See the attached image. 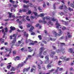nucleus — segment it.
I'll return each mask as SVG.
<instances>
[{"mask_svg":"<svg viewBox=\"0 0 74 74\" xmlns=\"http://www.w3.org/2000/svg\"><path fill=\"white\" fill-rule=\"evenodd\" d=\"M32 26L31 25V24H27V27L28 28H29V27H30V26Z\"/></svg>","mask_w":74,"mask_h":74,"instance_id":"26","label":"nucleus"},{"mask_svg":"<svg viewBox=\"0 0 74 74\" xmlns=\"http://www.w3.org/2000/svg\"><path fill=\"white\" fill-rule=\"evenodd\" d=\"M31 41H32V40L30 39H29L28 40H26L25 41V42L26 44H27L28 42H31Z\"/></svg>","mask_w":74,"mask_h":74,"instance_id":"21","label":"nucleus"},{"mask_svg":"<svg viewBox=\"0 0 74 74\" xmlns=\"http://www.w3.org/2000/svg\"><path fill=\"white\" fill-rule=\"evenodd\" d=\"M26 7H27V9H23V12H26L27 10H28V9H27V7H29V5H27L26 6Z\"/></svg>","mask_w":74,"mask_h":74,"instance_id":"16","label":"nucleus"},{"mask_svg":"<svg viewBox=\"0 0 74 74\" xmlns=\"http://www.w3.org/2000/svg\"><path fill=\"white\" fill-rule=\"evenodd\" d=\"M45 49L43 47H42L40 49V51L39 53L40 56H41V54H42V51H44Z\"/></svg>","mask_w":74,"mask_h":74,"instance_id":"6","label":"nucleus"},{"mask_svg":"<svg viewBox=\"0 0 74 74\" xmlns=\"http://www.w3.org/2000/svg\"><path fill=\"white\" fill-rule=\"evenodd\" d=\"M16 59L17 60H20V58L19 56H17L16 57Z\"/></svg>","mask_w":74,"mask_h":74,"instance_id":"49","label":"nucleus"},{"mask_svg":"<svg viewBox=\"0 0 74 74\" xmlns=\"http://www.w3.org/2000/svg\"><path fill=\"white\" fill-rule=\"evenodd\" d=\"M52 66H53V65H49V64H48L47 66V68H49V67H51Z\"/></svg>","mask_w":74,"mask_h":74,"instance_id":"30","label":"nucleus"},{"mask_svg":"<svg viewBox=\"0 0 74 74\" xmlns=\"http://www.w3.org/2000/svg\"><path fill=\"white\" fill-rule=\"evenodd\" d=\"M57 44H61L62 45H65V43H61L60 42H59L57 41L56 42Z\"/></svg>","mask_w":74,"mask_h":74,"instance_id":"23","label":"nucleus"},{"mask_svg":"<svg viewBox=\"0 0 74 74\" xmlns=\"http://www.w3.org/2000/svg\"><path fill=\"white\" fill-rule=\"evenodd\" d=\"M23 63H22V64H19L17 68V70H18V69L19 68H21V67H22L23 66Z\"/></svg>","mask_w":74,"mask_h":74,"instance_id":"9","label":"nucleus"},{"mask_svg":"<svg viewBox=\"0 0 74 74\" xmlns=\"http://www.w3.org/2000/svg\"><path fill=\"white\" fill-rule=\"evenodd\" d=\"M70 6L71 7H72V8H74V4H73V3H71V4H70Z\"/></svg>","mask_w":74,"mask_h":74,"instance_id":"33","label":"nucleus"},{"mask_svg":"<svg viewBox=\"0 0 74 74\" xmlns=\"http://www.w3.org/2000/svg\"><path fill=\"white\" fill-rule=\"evenodd\" d=\"M45 15V14L44 13H42V14H40V17H41L42 18V17H44V16Z\"/></svg>","mask_w":74,"mask_h":74,"instance_id":"22","label":"nucleus"},{"mask_svg":"<svg viewBox=\"0 0 74 74\" xmlns=\"http://www.w3.org/2000/svg\"><path fill=\"white\" fill-rule=\"evenodd\" d=\"M38 68L39 70H40V69H41V66H40V64H38Z\"/></svg>","mask_w":74,"mask_h":74,"instance_id":"35","label":"nucleus"},{"mask_svg":"<svg viewBox=\"0 0 74 74\" xmlns=\"http://www.w3.org/2000/svg\"><path fill=\"white\" fill-rule=\"evenodd\" d=\"M11 67V65H8L7 66V67L8 69H10V67Z\"/></svg>","mask_w":74,"mask_h":74,"instance_id":"45","label":"nucleus"},{"mask_svg":"<svg viewBox=\"0 0 74 74\" xmlns=\"http://www.w3.org/2000/svg\"><path fill=\"white\" fill-rule=\"evenodd\" d=\"M56 52L54 51H52L51 52V53L53 55H55V54Z\"/></svg>","mask_w":74,"mask_h":74,"instance_id":"39","label":"nucleus"},{"mask_svg":"<svg viewBox=\"0 0 74 74\" xmlns=\"http://www.w3.org/2000/svg\"><path fill=\"white\" fill-rule=\"evenodd\" d=\"M56 28L58 30V33L59 34H57L55 31H53L52 33H53L54 35H55V36H61L62 34V31L60 29V28H61V27H60V25L59 24H58V21L56 22Z\"/></svg>","mask_w":74,"mask_h":74,"instance_id":"2","label":"nucleus"},{"mask_svg":"<svg viewBox=\"0 0 74 74\" xmlns=\"http://www.w3.org/2000/svg\"><path fill=\"white\" fill-rule=\"evenodd\" d=\"M26 19V20L28 21H30V19L29 18V16H26V15L23 16V18L22 19V21H23V22H26V20L25 19V18Z\"/></svg>","mask_w":74,"mask_h":74,"instance_id":"4","label":"nucleus"},{"mask_svg":"<svg viewBox=\"0 0 74 74\" xmlns=\"http://www.w3.org/2000/svg\"><path fill=\"white\" fill-rule=\"evenodd\" d=\"M17 32H23V30L21 31V30H19V29H18L17 30Z\"/></svg>","mask_w":74,"mask_h":74,"instance_id":"52","label":"nucleus"},{"mask_svg":"<svg viewBox=\"0 0 74 74\" xmlns=\"http://www.w3.org/2000/svg\"><path fill=\"white\" fill-rule=\"evenodd\" d=\"M23 6L24 8H27L26 5L24 4L23 5Z\"/></svg>","mask_w":74,"mask_h":74,"instance_id":"54","label":"nucleus"},{"mask_svg":"<svg viewBox=\"0 0 74 74\" xmlns=\"http://www.w3.org/2000/svg\"><path fill=\"white\" fill-rule=\"evenodd\" d=\"M34 29V27H32L30 29V30H29V32L32 33L33 32L32 30H33Z\"/></svg>","mask_w":74,"mask_h":74,"instance_id":"17","label":"nucleus"},{"mask_svg":"<svg viewBox=\"0 0 74 74\" xmlns=\"http://www.w3.org/2000/svg\"><path fill=\"white\" fill-rule=\"evenodd\" d=\"M30 18L31 19H33L35 18V16H32L30 17Z\"/></svg>","mask_w":74,"mask_h":74,"instance_id":"41","label":"nucleus"},{"mask_svg":"<svg viewBox=\"0 0 74 74\" xmlns=\"http://www.w3.org/2000/svg\"><path fill=\"white\" fill-rule=\"evenodd\" d=\"M62 22H63V23H65V25H66V26H67V25H68V23H67L66 22H65L63 20H62Z\"/></svg>","mask_w":74,"mask_h":74,"instance_id":"27","label":"nucleus"},{"mask_svg":"<svg viewBox=\"0 0 74 74\" xmlns=\"http://www.w3.org/2000/svg\"><path fill=\"white\" fill-rule=\"evenodd\" d=\"M5 50L6 51V52L10 51L9 53V54H10L11 52V51H12V49L10 48V49L8 48L5 49Z\"/></svg>","mask_w":74,"mask_h":74,"instance_id":"11","label":"nucleus"},{"mask_svg":"<svg viewBox=\"0 0 74 74\" xmlns=\"http://www.w3.org/2000/svg\"><path fill=\"white\" fill-rule=\"evenodd\" d=\"M21 51H23V52H24V48H22L21 49Z\"/></svg>","mask_w":74,"mask_h":74,"instance_id":"59","label":"nucleus"},{"mask_svg":"<svg viewBox=\"0 0 74 74\" xmlns=\"http://www.w3.org/2000/svg\"><path fill=\"white\" fill-rule=\"evenodd\" d=\"M53 55H54L52 54H51V53L50 54V56L51 57V58H53Z\"/></svg>","mask_w":74,"mask_h":74,"instance_id":"46","label":"nucleus"},{"mask_svg":"<svg viewBox=\"0 0 74 74\" xmlns=\"http://www.w3.org/2000/svg\"><path fill=\"white\" fill-rule=\"evenodd\" d=\"M31 12H31V10H29L28 12L26 13V14H30Z\"/></svg>","mask_w":74,"mask_h":74,"instance_id":"36","label":"nucleus"},{"mask_svg":"<svg viewBox=\"0 0 74 74\" xmlns=\"http://www.w3.org/2000/svg\"><path fill=\"white\" fill-rule=\"evenodd\" d=\"M45 33L46 35H48V33L47 32V30H45Z\"/></svg>","mask_w":74,"mask_h":74,"instance_id":"47","label":"nucleus"},{"mask_svg":"<svg viewBox=\"0 0 74 74\" xmlns=\"http://www.w3.org/2000/svg\"><path fill=\"white\" fill-rule=\"evenodd\" d=\"M10 28L11 29V30L12 31H13L15 29V28L14 27H12L11 26L10 27Z\"/></svg>","mask_w":74,"mask_h":74,"instance_id":"20","label":"nucleus"},{"mask_svg":"<svg viewBox=\"0 0 74 74\" xmlns=\"http://www.w3.org/2000/svg\"><path fill=\"white\" fill-rule=\"evenodd\" d=\"M8 14H9V16L8 18H11V15H12V13L10 12H8Z\"/></svg>","mask_w":74,"mask_h":74,"instance_id":"28","label":"nucleus"},{"mask_svg":"<svg viewBox=\"0 0 74 74\" xmlns=\"http://www.w3.org/2000/svg\"><path fill=\"white\" fill-rule=\"evenodd\" d=\"M38 37L39 38L40 40H41V35H38Z\"/></svg>","mask_w":74,"mask_h":74,"instance_id":"51","label":"nucleus"},{"mask_svg":"<svg viewBox=\"0 0 74 74\" xmlns=\"http://www.w3.org/2000/svg\"><path fill=\"white\" fill-rule=\"evenodd\" d=\"M5 32H4V30L3 29H2V32L3 33V38H4V37H5V35L6 34V33H7L8 32V29H7V28L5 27L4 28Z\"/></svg>","mask_w":74,"mask_h":74,"instance_id":"5","label":"nucleus"},{"mask_svg":"<svg viewBox=\"0 0 74 74\" xmlns=\"http://www.w3.org/2000/svg\"><path fill=\"white\" fill-rule=\"evenodd\" d=\"M28 48L29 49V52H32V51H33V50L30 49H31V47H28Z\"/></svg>","mask_w":74,"mask_h":74,"instance_id":"25","label":"nucleus"},{"mask_svg":"<svg viewBox=\"0 0 74 74\" xmlns=\"http://www.w3.org/2000/svg\"><path fill=\"white\" fill-rule=\"evenodd\" d=\"M29 45H34V43H32V42H31L29 44Z\"/></svg>","mask_w":74,"mask_h":74,"instance_id":"64","label":"nucleus"},{"mask_svg":"<svg viewBox=\"0 0 74 74\" xmlns=\"http://www.w3.org/2000/svg\"><path fill=\"white\" fill-rule=\"evenodd\" d=\"M17 36V35H16V34H14L12 36V35H11L10 36V38L11 40L12 39V37H14V40L12 41V42L13 43V44H15V43L16 42V38Z\"/></svg>","mask_w":74,"mask_h":74,"instance_id":"3","label":"nucleus"},{"mask_svg":"<svg viewBox=\"0 0 74 74\" xmlns=\"http://www.w3.org/2000/svg\"><path fill=\"white\" fill-rule=\"evenodd\" d=\"M55 71V69H52L51 70L49 71H50V72H53Z\"/></svg>","mask_w":74,"mask_h":74,"instance_id":"40","label":"nucleus"},{"mask_svg":"<svg viewBox=\"0 0 74 74\" xmlns=\"http://www.w3.org/2000/svg\"><path fill=\"white\" fill-rule=\"evenodd\" d=\"M23 2L24 3H25L26 4H27V3H28L29 2V1H26L25 0H24L23 1Z\"/></svg>","mask_w":74,"mask_h":74,"instance_id":"34","label":"nucleus"},{"mask_svg":"<svg viewBox=\"0 0 74 74\" xmlns=\"http://www.w3.org/2000/svg\"><path fill=\"white\" fill-rule=\"evenodd\" d=\"M21 41H18V43H16V44H15V46L18 47V46H19V45H20V44H21Z\"/></svg>","mask_w":74,"mask_h":74,"instance_id":"13","label":"nucleus"},{"mask_svg":"<svg viewBox=\"0 0 74 74\" xmlns=\"http://www.w3.org/2000/svg\"><path fill=\"white\" fill-rule=\"evenodd\" d=\"M63 70V68H61L59 69L60 71H62V70Z\"/></svg>","mask_w":74,"mask_h":74,"instance_id":"56","label":"nucleus"},{"mask_svg":"<svg viewBox=\"0 0 74 74\" xmlns=\"http://www.w3.org/2000/svg\"><path fill=\"white\" fill-rule=\"evenodd\" d=\"M0 42H1V44H3L4 42V40L2 38H0Z\"/></svg>","mask_w":74,"mask_h":74,"instance_id":"18","label":"nucleus"},{"mask_svg":"<svg viewBox=\"0 0 74 74\" xmlns=\"http://www.w3.org/2000/svg\"><path fill=\"white\" fill-rule=\"evenodd\" d=\"M45 59L47 60V61H46V62H45V63H46V62H47L48 61H49V56H46L45 57Z\"/></svg>","mask_w":74,"mask_h":74,"instance_id":"15","label":"nucleus"},{"mask_svg":"<svg viewBox=\"0 0 74 74\" xmlns=\"http://www.w3.org/2000/svg\"><path fill=\"white\" fill-rule=\"evenodd\" d=\"M24 52L25 51H27V49L26 48H24Z\"/></svg>","mask_w":74,"mask_h":74,"instance_id":"63","label":"nucleus"},{"mask_svg":"<svg viewBox=\"0 0 74 74\" xmlns=\"http://www.w3.org/2000/svg\"><path fill=\"white\" fill-rule=\"evenodd\" d=\"M74 48H71L69 50V51L72 53H74Z\"/></svg>","mask_w":74,"mask_h":74,"instance_id":"10","label":"nucleus"},{"mask_svg":"<svg viewBox=\"0 0 74 74\" xmlns=\"http://www.w3.org/2000/svg\"><path fill=\"white\" fill-rule=\"evenodd\" d=\"M27 60H28V58H27L24 61V63H26Z\"/></svg>","mask_w":74,"mask_h":74,"instance_id":"55","label":"nucleus"},{"mask_svg":"<svg viewBox=\"0 0 74 74\" xmlns=\"http://www.w3.org/2000/svg\"><path fill=\"white\" fill-rule=\"evenodd\" d=\"M29 6H30V7H33V4H32L31 3H29Z\"/></svg>","mask_w":74,"mask_h":74,"instance_id":"44","label":"nucleus"},{"mask_svg":"<svg viewBox=\"0 0 74 74\" xmlns=\"http://www.w3.org/2000/svg\"><path fill=\"white\" fill-rule=\"evenodd\" d=\"M68 9L70 11H74V10L73 9H71L70 8H68Z\"/></svg>","mask_w":74,"mask_h":74,"instance_id":"29","label":"nucleus"},{"mask_svg":"<svg viewBox=\"0 0 74 74\" xmlns=\"http://www.w3.org/2000/svg\"><path fill=\"white\" fill-rule=\"evenodd\" d=\"M43 7H46V5H45V3H44V4H43Z\"/></svg>","mask_w":74,"mask_h":74,"instance_id":"60","label":"nucleus"},{"mask_svg":"<svg viewBox=\"0 0 74 74\" xmlns=\"http://www.w3.org/2000/svg\"><path fill=\"white\" fill-rule=\"evenodd\" d=\"M34 14L35 15V16H36L37 17V18L40 17V14L38 15V14L37 12H34Z\"/></svg>","mask_w":74,"mask_h":74,"instance_id":"19","label":"nucleus"},{"mask_svg":"<svg viewBox=\"0 0 74 74\" xmlns=\"http://www.w3.org/2000/svg\"><path fill=\"white\" fill-rule=\"evenodd\" d=\"M62 52L63 53H64V52H65V50H64V49H62L60 50H59L58 49V50L56 51V52L57 53H59V52Z\"/></svg>","mask_w":74,"mask_h":74,"instance_id":"12","label":"nucleus"},{"mask_svg":"<svg viewBox=\"0 0 74 74\" xmlns=\"http://www.w3.org/2000/svg\"><path fill=\"white\" fill-rule=\"evenodd\" d=\"M4 21H6V22H7V21H10V19L8 18L6 19H5L4 20Z\"/></svg>","mask_w":74,"mask_h":74,"instance_id":"58","label":"nucleus"},{"mask_svg":"<svg viewBox=\"0 0 74 74\" xmlns=\"http://www.w3.org/2000/svg\"><path fill=\"white\" fill-rule=\"evenodd\" d=\"M62 29L63 30H66V28L64 26H62Z\"/></svg>","mask_w":74,"mask_h":74,"instance_id":"37","label":"nucleus"},{"mask_svg":"<svg viewBox=\"0 0 74 74\" xmlns=\"http://www.w3.org/2000/svg\"><path fill=\"white\" fill-rule=\"evenodd\" d=\"M15 68L14 67H12L10 71H15Z\"/></svg>","mask_w":74,"mask_h":74,"instance_id":"32","label":"nucleus"},{"mask_svg":"<svg viewBox=\"0 0 74 74\" xmlns=\"http://www.w3.org/2000/svg\"><path fill=\"white\" fill-rule=\"evenodd\" d=\"M63 6H61L59 7V9H60V10H62V8H63Z\"/></svg>","mask_w":74,"mask_h":74,"instance_id":"53","label":"nucleus"},{"mask_svg":"<svg viewBox=\"0 0 74 74\" xmlns=\"http://www.w3.org/2000/svg\"><path fill=\"white\" fill-rule=\"evenodd\" d=\"M60 59H62V60H63L64 62H65L66 61V57H64L63 56H62L60 58Z\"/></svg>","mask_w":74,"mask_h":74,"instance_id":"7","label":"nucleus"},{"mask_svg":"<svg viewBox=\"0 0 74 74\" xmlns=\"http://www.w3.org/2000/svg\"><path fill=\"white\" fill-rule=\"evenodd\" d=\"M52 61H51L50 62H49V60L47 62H46V63H49V64H51L52 63Z\"/></svg>","mask_w":74,"mask_h":74,"instance_id":"38","label":"nucleus"},{"mask_svg":"<svg viewBox=\"0 0 74 74\" xmlns=\"http://www.w3.org/2000/svg\"><path fill=\"white\" fill-rule=\"evenodd\" d=\"M67 36L68 38H71V37H72L71 35H70V33H69V32H68L67 33Z\"/></svg>","mask_w":74,"mask_h":74,"instance_id":"24","label":"nucleus"},{"mask_svg":"<svg viewBox=\"0 0 74 74\" xmlns=\"http://www.w3.org/2000/svg\"><path fill=\"white\" fill-rule=\"evenodd\" d=\"M38 9L39 10L40 12H42V9H41V8H40V7H39L38 8Z\"/></svg>","mask_w":74,"mask_h":74,"instance_id":"43","label":"nucleus"},{"mask_svg":"<svg viewBox=\"0 0 74 74\" xmlns=\"http://www.w3.org/2000/svg\"><path fill=\"white\" fill-rule=\"evenodd\" d=\"M57 70L55 72H57L58 71V69L59 68V67H57Z\"/></svg>","mask_w":74,"mask_h":74,"instance_id":"62","label":"nucleus"},{"mask_svg":"<svg viewBox=\"0 0 74 74\" xmlns=\"http://www.w3.org/2000/svg\"><path fill=\"white\" fill-rule=\"evenodd\" d=\"M62 61H59L58 62V64H59V65H60L62 64Z\"/></svg>","mask_w":74,"mask_h":74,"instance_id":"42","label":"nucleus"},{"mask_svg":"<svg viewBox=\"0 0 74 74\" xmlns=\"http://www.w3.org/2000/svg\"><path fill=\"white\" fill-rule=\"evenodd\" d=\"M47 54V52L46 51H44L43 52V55H46V54Z\"/></svg>","mask_w":74,"mask_h":74,"instance_id":"61","label":"nucleus"},{"mask_svg":"<svg viewBox=\"0 0 74 74\" xmlns=\"http://www.w3.org/2000/svg\"><path fill=\"white\" fill-rule=\"evenodd\" d=\"M50 40H51V41H55V40H56V39H52V38H51V37H49L47 38V41H49Z\"/></svg>","mask_w":74,"mask_h":74,"instance_id":"8","label":"nucleus"},{"mask_svg":"<svg viewBox=\"0 0 74 74\" xmlns=\"http://www.w3.org/2000/svg\"><path fill=\"white\" fill-rule=\"evenodd\" d=\"M30 69V67H29L28 68H25L23 70V73H24V72H25V71L26 72H27V71H28Z\"/></svg>","mask_w":74,"mask_h":74,"instance_id":"14","label":"nucleus"},{"mask_svg":"<svg viewBox=\"0 0 74 74\" xmlns=\"http://www.w3.org/2000/svg\"><path fill=\"white\" fill-rule=\"evenodd\" d=\"M42 41L43 42H44V43L45 44H47V42H46V41H45L44 40H42Z\"/></svg>","mask_w":74,"mask_h":74,"instance_id":"48","label":"nucleus"},{"mask_svg":"<svg viewBox=\"0 0 74 74\" xmlns=\"http://www.w3.org/2000/svg\"><path fill=\"white\" fill-rule=\"evenodd\" d=\"M24 36H26V37H27L29 36V34H24Z\"/></svg>","mask_w":74,"mask_h":74,"instance_id":"57","label":"nucleus"},{"mask_svg":"<svg viewBox=\"0 0 74 74\" xmlns=\"http://www.w3.org/2000/svg\"><path fill=\"white\" fill-rule=\"evenodd\" d=\"M45 19L47 21H49V23L51 25H53V23L51 22L53 21L54 22L57 21V19L55 18L54 17L51 18L49 17L46 16L45 17H43L42 18V21L41 20H39V22L40 23H43L44 24L47 23V22L45 21Z\"/></svg>","mask_w":74,"mask_h":74,"instance_id":"1","label":"nucleus"},{"mask_svg":"<svg viewBox=\"0 0 74 74\" xmlns=\"http://www.w3.org/2000/svg\"><path fill=\"white\" fill-rule=\"evenodd\" d=\"M36 66L34 65H33L32 66V69H34V71H35V70H36Z\"/></svg>","mask_w":74,"mask_h":74,"instance_id":"31","label":"nucleus"},{"mask_svg":"<svg viewBox=\"0 0 74 74\" xmlns=\"http://www.w3.org/2000/svg\"><path fill=\"white\" fill-rule=\"evenodd\" d=\"M13 53L14 54V55H15V54H16V51L15 50H14L13 51Z\"/></svg>","mask_w":74,"mask_h":74,"instance_id":"50","label":"nucleus"}]
</instances>
